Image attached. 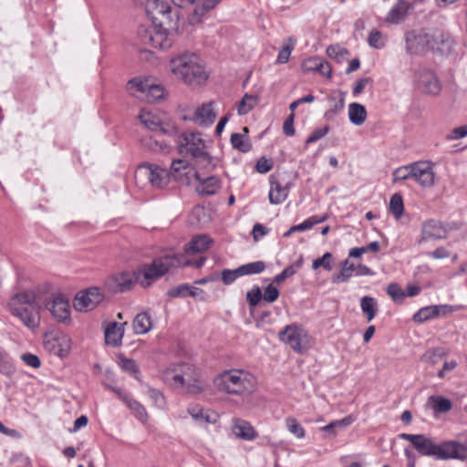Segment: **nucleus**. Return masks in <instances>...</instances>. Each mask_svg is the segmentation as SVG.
I'll return each instance as SVG.
<instances>
[{
  "label": "nucleus",
  "mask_w": 467,
  "mask_h": 467,
  "mask_svg": "<svg viewBox=\"0 0 467 467\" xmlns=\"http://www.w3.org/2000/svg\"><path fill=\"white\" fill-rule=\"evenodd\" d=\"M185 265L180 254H165L154 258L150 264L142 265L134 271L136 283L147 288L165 275L171 269Z\"/></svg>",
  "instance_id": "obj_1"
},
{
  "label": "nucleus",
  "mask_w": 467,
  "mask_h": 467,
  "mask_svg": "<svg viewBox=\"0 0 467 467\" xmlns=\"http://www.w3.org/2000/svg\"><path fill=\"white\" fill-rule=\"evenodd\" d=\"M170 67L173 74L190 85H200L208 78L200 57L194 53L172 58Z\"/></svg>",
  "instance_id": "obj_2"
},
{
  "label": "nucleus",
  "mask_w": 467,
  "mask_h": 467,
  "mask_svg": "<svg viewBox=\"0 0 467 467\" xmlns=\"http://www.w3.org/2000/svg\"><path fill=\"white\" fill-rule=\"evenodd\" d=\"M162 378L168 385L184 387L187 392L192 394H198L203 390L199 380V371L189 363H181L168 368L163 371Z\"/></svg>",
  "instance_id": "obj_3"
},
{
  "label": "nucleus",
  "mask_w": 467,
  "mask_h": 467,
  "mask_svg": "<svg viewBox=\"0 0 467 467\" xmlns=\"http://www.w3.org/2000/svg\"><path fill=\"white\" fill-rule=\"evenodd\" d=\"M213 383L219 391L241 396L254 390L255 380L247 371L231 369L218 375Z\"/></svg>",
  "instance_id": "obj_4"
},
{
  "label": "nucleus",
  "mask_w": 467,
  "mask_h": 467,
  "mask_svg": "<svg viewBox=\"0 0 467 467\" xmlns=\"http://www.w3.org/2000/svg\"><path fill=\"white\" fill-rule=\"evenodd\" d=\"M135 179L137 182L146 179L151 187L163 189L170 183L171 174L168 170L157 164L144 162L138 166L135 171Z\"/></svg>",
  "instance_id": "obj_5"
},
{
  "label": "nucleus",
  "mask_w": 467,
  "mask_h": 467,
  "mask_svg": "<svg viewBox=\"0 0 467 467\" xmlns=\"http://www.w3.org/2000/svg\"><path fill=\"white\" fill-rule=\"evenodd\" d=\"M278 338L289 346L295 352L303 353L307 348L308 334L303 326L297 323L287 325L278 334Z\"/></svg>",
  "instance_id": "obj_6"
},
{
  "label": "nucleus",
  "mask_w": 467,
  "mask_h": 467,
  "mask_svg": "<svg viewBox=\"0 0 467 467\" xmlns=\"http://www.w3.org/2000/svg\"><path fill=\"white\" fill-rule=\"evenodd\" d=\"M177 148L180 154L194 159L206 149L205 141L198 131H186L177 138Z\"/></svg>",
  "instance_id": "obj_7"
},
{
  "label": "nucleus",
  "mask_w": 467,
  "mask_h": 467,
  "mask_svg": "<svg viewBox=\"0 0 467 467\" xmlns=\"http://www.w3.org/2000/svg\"><path fill=\"white\" fill-rule=\"evenodd\" d=\"M441 34L437 33L434 36H440ZM431 29H414L408 31L405 34L404 39L406 43L407 51L410 54H423L431 50Z\"/></svg>",
  "instance_id": "obj_8"
},
{
  "label": "nucleus",
  "mask_w": 467,
  "mask_h": 467,
  "mask_svg": "<svg viewBox=\"0 0 467 467\" xmlns=\"http://www.w3.org/2000/svg\"><path fill=\"white\" fill-rule=\"evenodd\" d=\"M128 89L132 93H140V98L145 99L150 103L156 102L164 96V88L161 85L150 82L149 79L134 78L128 82Z\"/></svg>",
  "instance_id": "obj_9"
},
{
  "label": "nucleus",
  "mask_w": 467,
  "mask_h": 467,
  "mask_svg": "<svg viewBox=\"0 0 467 467\" xmlns=\"http://www.w3.org/2000/svg\"><path fill=\"white\" fill-rule=\"evenodd\" d=\"M104 299V295L99 287H89L78 292L73 301L77 311H90L97 307Z\"/></svg>",
  "instance_id": "obj_10"
},
{
  "label": "nucleus",
  "mask_w": 467,
  "mask_h": 467,
  "mask_svg": "<svg viewBox=\"0 0 467 467\" xmlns=\"http://www.w3.org/2000/svg\"><path fill=\"white\" fill-rule=\"evenodd\" d=\"M399 437L410 441L420 455L438 459L439 444L434 443L431 439L425 435L400 433Z\"/></svg>",
  "instance_id": "obj_11"
},
{
  "label": "nucleus",
  "mask_w": 467,
  "mask_h": 467,
  "mask_svg": "<svg viewBox=\"0 0 467 467\" xmlns=\"http://www.w3.org/2000/svg\"><path fill=\"white\" fill-rule=\"evenodd\" d=\"M410 175L420 186L431 188L435 183L434 164L430 161H420L413 162Z\"/></svg>",
  "instance_id": "obj_12"
},
{
  "label": "nucleus",
  "mask_w": 467,
  "mask_h": 467,
  "mask_svg": "<svg viewBox=\"0 0 467 467\" xmlns=\"http://www.w3.org/2000/svg\"><path fill=\"white\" fill-rule=\"evenodd\" d=\"M145 12L147 16L152 20L153 23L157 21L161 25L165 22L171 23V7L166 2L160 0H144Z\"/></svg>",
  "instance_id": "obj_13"
},
{
  "label": "nucleus",
  "mask_w": 467,
  "mask_h": 467,
  "mask_svg": "<svg viewBox=\"0 0 467 467\" xmlns=\"http://www.w3.org/2000/svg\"><path fill=\"white\" fill-rule=\"evenodd\" d=\"M467 460V446L456 441H446L439 444L438 460Z\"/></svg>",
  "instance_id": "obj_14"
},
{
  "label": "nucleus",
  "mask_w": 467,
  "mask_h": 467,
  "mask_svg": "<svg viewBox=\"0 0 467 467\" xmlns=\"http://www.w3.org/2000/svg\"><path fill=\"white\" fill-rule=\"evenodd\" d=\"M417 84L421 92L429 95H438L441 89L436 74L426 68L417 72Z\"/></svg>",
  "instance_id": "obj_15"
},
{
  "label": "nucleus",
  "mask_w": 467,
  "mask_h": 467,
  "mask_svg": "<svg viewBox=\"0 0 467 467\" xmlns=\"http://www.w3.org/2000/svg\"><path fill=\"white\" fill-rule=\"evenodd\" d=\"M447 235L448 230L446 226L438 220L431 219L422 223L418 243L444 239Z\"/></svg>",
  "instance_id": "obj_16"
},
{
  "label": "nucleus",
  "mask_w": 467,
  "mask_h": 467,
  "mask_svg": "<svg viewBox=\"0 0 467 467\" xmlns=\"http://www.w3.org/2000/svg\"><path fill=\"white\" fill-rule=\"evenodd\" d=\"M10 307L12 314L17 317L25 326L30 328L38 327L41 307L15 306V303H11Z\"/></svg>",
  "instance_id": "obj_17"
},
{
  "label": "nucleus",
  "mask_w": 467,
  "mask_h": 467,
  "mask_svg": "<svg viewBox=\"0 0 467 467\" xmlns=\"http://www.w3.org/2000/svg\"><path fill=\"white\" fill-rule=\"evenodd\" d=\"M437 33L441 34V36L437 37L433 36V38L431 39V50L437 51L441 55H450L453 51L455 44L454 39L450 33L442 29H431V36H434Z\"/></svg>",
  "instance_id": "obj_18"
},
{
  "label": "nucleus",
  "mask_w": 467,
  "mask_h": 467,
  "mask_svg": "<svg viewBox=\"0 0 467 467\" xmlns=\"http://www.w3.org/2000/svg\"><path fill=\"white\" fill-rule=\"evenodd\" d=\"M136 283L134 274L123 272L111 275L106 280L107 288L112 293H124L130 290Z\"/></svg>",
  "instance_id": "obj_19"
},
{
  "label": "nucleus",
  "mask_w": 467,
  "mask_h": 467,
  "mask_svg": "<svg viewBox=\"0 0 467 467\" xmlns=\"http://www.w3.org/2000/svg\"><path fill=\"white\" fill-rule=\"evenodd\" d=\"M46 307L51 312L52 316L59 321H66L69 318V301L61 294L53 295L50 302L46 304Z\"/></svg>",
  "instance_id": "obj_20"
},
{
  "label": "nucleus",
  "mask_w": 467,
  "mask_h": 467,
  "mask_svg": "<svg viewBox=\"0 0 467 467\" xmlns=\"http://www.w3.org/2000/svg\"><path fill=\"white\" fill-rule=\"evenodd\" d=\"M45 348L58 357L68 354L70 349V339L67 336H46L44 340Z\"/></svg>",
  "instance_id": "obj_21"
},
{
  "label": "nucleus",
  "mask_w": 467,
  "mask_h": 467,
  "mask_svg": "<svg viewBox=\"0 0 467 467\" xmlns=\"http://www.w3.org/2000/svg\"><path fill=\"white\" fill-rule=\"evenodd\" d=\"M168 171L171 174V179L173 178L182 184H190L194 171L189 167L185 161L173 160Z\"/></svg>",
  "instance_id": "obj_22"
},
{
  "label": "nucleus",
  "mask_w": 467,
  "mask_h": 467,
  "mask_svg": "<svg viewBox=\"0 0 467 467\" xmlns=\"http://www.w3.org/2000/svg\"><path fill=\"white\" fill-rule=\"evenodd\" d=\"M192 176L199 182L196 192L201 195H213L221 188V181L216 176H209L202 179L197 171H193Z\"/></svg>",
  "instance_id": "obj_23"
},
{
  "label": "nucleus",
  "mask_w": 467,
  "mask_h": 467,
  "mask_svg": "<svg viewBox=\"0 0 467 467\" xmlns=\"http://www.w3.org/2000/svg\"><path fill=\"white\" fill-rule=\"evenodd\" d=\"M301 67L304 72H318L326 78L331 77L332 69L329 63L321 57H314L305 59Z\"/></svg>",
  "instance_id": "obj_24"
},
{
  "label": "nucleus",
  "mask_w": 467,
  "mask_h": 467,
  "mask_svg": "<svg viewBox=\"0 0 467 467\" xmlns=\"http://www.w3.org/2000/svg\"><path fill=\"white\" fill-rule=\"evenodd\" d=\"M167 295L173 298L191 296L199 298L200 300L205 299V293L202 289L189 284H182L180 285L171 287L168 290Z\"/></svg>",
  "instance_id": "obj_25"
},
{
  "label": "nucleus",
  "mask_w": 467,
  "mask_h": 467,
  "mask_svg": "<svg viewBox=\"0 0 467 467\" xmlns=\"http://www.w3.org/2000/svg\"><path fill=\"white\" fill-rule=\"evenodd\" d=\"M152 47L160 49H168L172 45V40L170 37L166 29L154 28L147 35V41Z\"/></svg>",
  "instance_id": "obj_26"
},
{
  "label": "nucleus",
  "mask_w": 467,
  "mask_h": 467,
  "mask_svg": "<svg viewBox=\"0 0 467 467\" xmlns=\"http://www.w3.org/2000/svg\"><path fill=\"white\" fill-rule=\"evenodd\" d=\"M127 322L119 324L117 322H110L105 328V341L106 344L112 347H119L121 345V340L124 336V327Z\"/></svg>",
  "instance_id": "obj_27"
},
{
  "label": "nucleus",
  "mask_w": 467,
  "mask_h": 467,
  "mask_svg": "<svg viewBox=\"0 0 467 467\" xmlns=\"http://www.w3.org/2000/svg\"><path fill=\"white\" fill-rule=\"evenodd\" d=\"M232 431L237 438L245 441H253L257 436L254 427L248 421L242 419L233 420Z\"/></svg>",
  "instance_id": "obj_28"
},
{
  "label": "nucleus",
  "mask_w": 467,
  "mask_h": 467,
  "mask_svg": "<svg viewBox=\"0 0 467 467\" xmlns=\"http://www.w3.org/2000/svg\"><path fill=\"white\" fill-rule=\"evenodd\" d=\"M410 7L411 5L409 2L399 0L388 13L386 17L387 22L391 24L400 23L407 16Z\"/></svg>",
  "instance_id": "obj_29"
},
{
  "label": "nucleus",
  "mask_w": 467,
  "mask_h": 467,
  "mask_svg": "<svg viewBox=\"0 0 467 467\" xmlns=\"http://www.w3.org/2000/svg\"><path fill=\"white\" fill-rule=\"evenodd\" d=\"M213 102L202 104L195 111L193 119L198 121L200 125H211L216 119V112L213 109Z\"/></svg>",
  "instance_id": "obj_30"
},
{
  "label": "nucleus",
  "mask_w": 467,
  "mask_h": 467,
  "mask_svg": "<svg viewBox=\"0 0 467 467\" xmlns=\"http://www.w3.org/2000/svg\"><path fill=\"white\" fill-rule=\"evenodd\" d=\"M133 331L137 335H144L152 328V319L149 312L143 311L137 314L132 322Z\"/></svg>",
  "instance_id": "obj_31"
},
{
  "label": "nucleus",
  "mask_w": 467,
  "mask_h": 467,
  "mask_svg": "<svg viewBox=\"0 0 467 467\" xmlns=\"http://www.w3.org/2000/svg\"><path fill=\"white\" fill-rule=\"evenodd\" d=\"M289 188L287 185H281L278 182H271L269 192V202L272 204L282 203L288 196Z\"/></svg>",
  "instance_id": "obj_32"
},
{
  "label": "nucleus",
  "mask_w": 467,
  "mask_h": 467,
  "mask_svg": "<svg viewBox=\"0 0 467 467\" xmlns=\"http://www.w3.org/2000/svg\"><path fill=\"white\" fill-rule=\"evenodd\" d=\"M212 243L213 240L208 235H197L186 245L185 251L192 253H203L210 247Z\"/></svg>",
  "instance_id": "obj_33"
},
{
  "label": "nucleus",
  "mask_w": 467,
  "mask_h": 467,
  "mask_svg": "<svg viewBox=\"0 0 467 467\" xmlns=\"http://www.w3.org/2000/svg\"><path fill=\"white\" fill-rule=\"evenodd\" d=\"M348 118L352 124L356 126L362 125L367 119L366 108L357 102L350 103L348 106Z\"/></svg>",
  "instance_id": "obj_34"
},
{
  "label": "nucleus",
  "mask_w": 467,
  "mask_h": 467,
  "mask_svg": "<svg viewBox=\"0 0 467 467\" xmlns=\"http://www.w3.org/2000/svg\"><path fill=\"white\" fill-rule=\"evenodd\" d=\"M12 303H15V306L41 307L40 301L33 291H25L16 294Z\"/></svg>",
  "instance_id": "obj_35"
},
{
  "label": "nucleus",
  "mask_w": 467,
  "mask_h": 467,
  "mask_svg": "<svg viewBox=\"0 0 467 467\" xmlns=\"http://www.w3.org/2000/svg\"><path fill=\"white\" fill-rule=\"evenodd\" d=\"M201 4L197 5L192 15V22H200L202 17L210 10L213 9L221 0H199Z\"/></svg>",
  "instance_id": "obj_36"
},
{
  "label": "nucleus",
  "mask_w": 467,
  "mask_h": 467,
  "mask_svg": "<svg viewBox=\"0 0 467 467\" xmlns=\"http://www.w3.org/2000/svg\"><path fill=\"white\" fill-rule=\"evenodd\" d=\"M141 123L150 130L154 131L160 135L166 132L165 129L161 126L160 121L150 112L141 110L139 116Z\"/></svg>",
  "instance_id": "obj_37"
},
{
  "label": "nucleus",
  "mask_w": 467,
  "mask_h": 467,
  "mask_svg": "<svg viewBox=\"0 0 467 467\" xmlns=\"http://www.w3.org/2000/svg\"><path fill=\"white\" fill-rule=\"evenodd\" d=\"M428 402L435 413H446L452 408L451 400L442 396H431L428 399Z\"/></svg>",
  "instance_id": "obj_38"
},
{
  "label": "nucleus",
  "mask_w": 467,
  "mask_h": 467,
  "mask_svg": "<svg viewBox=\"0 0 467 467\" xmlns=\"http://www.w3.org/2000/svg\"><path fill=\"white\" fill-rule=\"evenodd\" d=\"M440 316V308L438 306H429L421 307L417 311L412 319L414 322L423 323Z\"/></svg>",
  "instance_id": "obj_39"
},
{
  "label": "nucleus",
  "mask_w": 467,
  "mask_h": 467,
  "mask_svg": "<svg viewBox=\"0 0 467 467\" xmlns=\"http://www.w3.org/2000/svg\"><path fill=\"white\" fill-rule=\"evenodd\" d=\"M193 160L199 169H202L207 171H213L218 163V160L211 156L205 150Z\"/></svg>",
  "instance_id": "obj_40"
},
{
  "label": "nucleus",
  "mask_w": 467,
  "mask_h": 467,
  "mask_svg": "<svg viewBox=\"0 0 467 467\" xmlns=\"http://www.w3.org/2000/svg\"><path fill=\"white\" fill-rule=\"evenodd\" d=\"M354 264L350 263L348 259L344 260L341 263V271L332 276V283L340 284L347 282L350 277L353 276Z\"/></svg>",
  "instance_id": "obj_41"
},
{
  "label": "nucleus",
  "mask_w": 467,
  "mask_h": 467,
  "mask_svg": "<svg viewBox=\"0 0 467 467\" xmlns=\"http://www.w3.org/2000/svg\"><path fill=\"white\" fill-rule=\"evenodd\" d=\"M123 402L126 404V406L130 410H132L135 413L136 418L140 421H141V422L147 421V419H148L147 411H146L145 408L139 401L135 400L134 399H132L131 396L129 395L128 397H124Z\"/></svg>",
  "instance_id": "obj_42"
},
{
  "label": "nucleus",
  "mask_w": 467,
  "mask_h": 467,
  "mask_svg": "<svg viewBox=\"0 0 467 467\" xmlns=\"http://www.w3.org/2000/svg\"><path fill=\"white\" fill-rule=\"evenodd\" d=\"M360 308L366 315L367 320L371 321L377 313V301L374 297L365 296L360 300Z\"/></svg>",
  "instance_id": "obj_43"
},
{
  "label": "nucleus",
  "mask_w": 467,
  "mask_h": 467,
  "mask_svg": "<svg viewBox=\"0 0 467 467\" xmlns=\"http://www.w3.org/2000/svg\"><path fill=\"white\" fill-rule=\"evenodd\" d=\"M241 276L258 275L265 271V264L263 261H255L242 265L238 267Z\"/></svg>",
  "instance_id": "obj_44"
},
{
  "label": "nucleus",
  "mask_w": 467,
  "mask_h": 467,
  "mask_svg": "<svg viewBox=\"0 0 467 467\" xmlns=\"http://www.w3.org/2000/svg\"><path fill=\"white\" fill-rule=\"evenodd\" d=\"M231 143L233 147L241 152H248L251 150V143L244 135L240 133H233L231 136Z\"/></svg>",
  "instance_id": "obj_45"
},
{
  "label": "nucleus",
  "mask_w": 467,
  "mask_h": 467,
  "mask_svg": "<svg viewBox=\"0 0 467 467\" xmlns=\"http://www.w3.org/2000/svg\"><path fill=\"white\" fill-rule=\"evenodd\" d=\"M389 211L396 219L400 218L404 211L403 199L399 193L391 196L389 201Z\"/></svg>",
  "instance_id": "obj_46"
},
{
  "label": "nucleus",
  "mask_w": 467,
  "mask_h": 467,
  "mask_svg": "<svg viewBox=\"0 0 467 467\" xmlns=\"http://www.w3.org/2000/svg\"><path fill=\"white\" fill-rule=\"evenodd\" d=\"M142 144L151 151H161L167 149V144L163 140L154 137H144Z\"/></svg>",
  "instance_id": "obj_47"
},
{
  "label": "nucleus",
  "mask_w": 467,
  "mask_h": 467,
  "mask_svg": "<svg viewBox=\"0 0 467 467\" xmlns=\"http://www.w3.org/2000/svg\"><path fill=\"white\" fill-rule=\"evenodd\" d=\"M412 167H413V162L410 163L408 165H404V166H400V167L397 168L392 173L393 182H396L399 181H405V180H410V179L412 180V177H410V175L413 172L411 171Z\"/></svg>",
  "instance_id": "obj_48"
},
{
  "label": "nucleus",
  "mask_w": 467,
  "mask_h": 467,
  "mask_svg": "<svg viewBox=\"0 0 467 467\" xmlns=\"http://www.w3.org/2000/svg\"><path fill=\"white\" fill-rule=\"evenodd\" d=\"M286 44L282 47V49L279 51L276 62L279 64H285L289 60L291 52L295 48V42L292 37H288L286 39Z\"/></svg>",
  "instance_id": "obj_49"
},
{
  "label": "nucleus",
  "mask_w": 467,
  "mask_h": 467,
  "mask_svg": "<svg viewBox=\"0 0 467 467\" xmlns=\"http://www.w3.org/2000/svg\"><path fill=\"white\" fill-rule=\"evenodd\" d=\"M333 255L331 253L327 252L321 257L316 259L312 263L313 270H317L319 267H323L326 271L332 270V261Z\"/></svg>",
  "instance_id": "obj_50"
},
{
  "label": "nucleus",
  "mask_w": 467,
  "mask_h": 467,
  "mask_svg": "<svg viewBox=\"0 0 467 467\" xmlns=\"http://www.w3.org/2000/svg\"><path fill=\"white\" fill-rule=\"evenodd\" d=\"M285 425L287 430L296 438L302 439L306 435L304 428L297 422L294 418H287L285 420Z\"/></svg>",
  "instance_id": "obj_51"
},
{
  "label": "nucleus",
  "mask_w": 467,
  "mask_h": 467,
  "mask_svg": "<svg viewBox=\"0 0 467 467\" xmlns=\"http://www.w3.org/2000/svg\"><path fill=\"white\" fill-rule=\"evenodd\" d=\"M119 365L121 369L129 374L136 375L139 372L138 366L134 359L123 356L119 358Z\"/></svg>",
  "instance_id": "obj_52"
},
{
  "label": "nucleus",
  "mask_w": 467,
  "mask_h": 467,
  "mask_svg": "<svg viewBox=\"0 0 467 467\" xmlns=\"http://www.w3.org/2000/svg\"><path fill=\"white\" fill-rule=\"evenodd\" d=\"M241 277L238 267L236 269H223L219 275L222 282L225 285H232L237 278Z\"/></svg>",
  "instance_id": "obj_53"
},
{
  "label": "nucleus",
  "mask_w": 467,
  "mask_h": 467,
  "mask_svg": "<svg viewBox=\"0 0 467 467\" xmlns=\"http://www.w3.org/2000/svg\"><path fill=\"white\" fill-rule=\"evenodd\" d=\"M368 43L371 47L380 49L384 47L385 42L382 37V34L379 30H372L368 37Z\"/></svg>",
  "instance_id": "obj_54"
},
{
  "label": "nucleus",
  "mask_w": 467,
  "mask_h": 467,
  "mask_svg": "<svg viewBox=\"0 0 467 467\" xmlns=\"http://www.w3.org/2000/svg\"><path fill=\"white\" fill-rule=\"evenodd\" d=\"M262 298H263L262 291H261L260 287L257 285H254L246 294V300L252 307L256 306Z\"/></svg>",
  "instance_id": "obj_55"
},
{
  "label": "nucleus",
  "mask_w": 467,
  "mask_h": 467,
  "mask_svg": "<svg viewBox=\"0 0 467 467\" xmlns=\"http://www.w3.org/2000/svg\"><path fill=\"white\" fill-rule=\"evenodd\" d=\"M387 294L391 296L395 302H400L405 297V292L396 283L388 285Z\"/></svg>",
  "instance_id": "obj_56"
},
{
  "label": "nucleus",
  "mask_w": 467,
  "mask_h": 467,
  "mask_svg": "<svg viewBox=\"0 0 467 467\" xmlns=\"http://www.w3.org/2000/svg\"><path fill=\"white\" fill-rule=\"evenodd\" d=\"M147 393L156 407L161 408V409L164 407L165 399L160 390H158L156 389L149 388Z\"/></svg>",
  "instance_id": "obj_57"
},
{
  "label": "nucleus",
  "mask_w": 467,
  "mask_h": 467,
  "mask_svg": "<svg viewBox=\"0 0 467 467\" xmlns=\"http://www.w3.org/2000/svg\"><path fill=\"white\" fill-rule=\"evenodd\" d=\"M445 351L442 348H434L426 351L423 355V358L426 361H430L431 363H437L439 359L445 356Z\"/></svg>",
  "instance_id": "obj_58"
},
{
  "label": "nucleus",
  "mask_w": 467,
  "mask_h": 467,
  "mask_svg": "<svg viewBox=\"0 0 467 467\" xmlns=\"http://www.w3.org/2000/svg\"><path fill=\"white\" fill-rule=\"evenodd\" d=\"M329 131V126L326 125L322 128L316 129L313 130V132L309 135V137L306 139V143L310 144L314 143L323 137H325Z\"/></svg>",
  "instance_id": "obj_59"
},
{
  "label": "nucleus",
  "mask_w": 467,
  "mask_h": 467,
  "mask_svg": "<svg viewBox=\"0 0 467 467\" xmlns=\"http://www.w3.org/2000/svg\"><path fill=\"white\" fill-rule=\"evenodd\" d=\"M273 168L272 160L266 159L265 157H261L255 165V170L257 172L265 174L268 172Z\"/></svg>",
  "instance_id": "obj_60"
},
{
  "label": "nucleus",
  "mask_w": 467,
  "mask_h": 467,
  "mask_svg": "<svg viewBox=\"0 0 467 467\" xmlns=\"http://www.w3.org/2000/svg\"><path fill=\"white\" fill-rule=\"evenodd\" d=\"M278 296H279L278 289L275 285H269L265 289V292H264V295H263V299L265 302L273 303V302H275L278 298Z\"/></svg>",
  "instance_id": "obj_61"
},
{
  "label": "nucleus",
  "mask_w": 467,
  "mask_h": 467,
  "mask_svg": "<svg viewBox=\"0 0 467 467\" xmlns=\"http://www.w3.org/2000/svg\"><path fill=\"white\" fill-rule=\"evenodd\" d=\"M21 359L29 367L38 368L41 366L39 358L31 353H26L21 356Z\"/></svg>",
  "instance_id": "obj_62"
},
{
  "label": "nucleus",
  "mask_w": 467,
  "mask_h": 467,
  "mask_svg": "<svg viewBox=\"0 0 467 467\" xmlns=\"http://www.w3.org/2000/svg\"><path fill=\"white\" fill-rule=\"evenodd\" d=\"M296 274L295 265H289L285 267L280 274L276 275L274 278V282L281 284L287 277H290Z\"/></svg>",
  "instance_id": "obj_63"
},
{
  "label": "nucleus",
  "mask_w": 467,
  "mask_h": 467,
  "mask_svg": "<svg viewBox=\"0 0 467 467\" xmlns=\"http://www.w3.org/2000/svg\"><path fill=\"white\" fill-rule=\"evenodd\" d=\"M188 411L190 415L196 420H204L206 422H212L210 417L208 415H204V411L202 409L192 407L189 408Z\"/></svg>",
  "instance_id": "obj_64"
}]
</instances>
